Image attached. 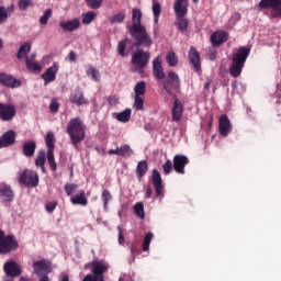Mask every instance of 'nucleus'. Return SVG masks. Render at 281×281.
I'll use <instances>...</instances> for the list:
<instances>
[{
	"mask_svg": "<svg viewBox=\"0 0 281 281\" xmlns=\"http://www.w3.org/2000/svg\"><path fill=\"white\" fill-rule=\"evenodd\" d=\"M153 74L156 80H164V78H166L159 57L155 58L153 61Z\"/></svg>",
	"mask_w": 281,
	"mask_h": 281,
	"instance_id": "393cba45",
	"label": "nucleus"
},
{
	"mask_svg": "<svg viewBox=\"0 0 281 281\" xmlns=\"http://www.w3.org/2000/svg\"><path fill=\"white\" fill-rule=\"evenodd\" d=\"M164 175H170L172 172V161L167 159L162 165Z\"/></svg>",
	"mask_w": 281,
	"mask_h": 281,
	"instance_id": "6e6d98bb",
	"label": "nucleus"
},
{
	"mask_svg": "<svg viewBox=\"0 0 281 281\" xmlns=\"http://www.w3.org/2000/svg\"><path fill=\"white\" fill-rule=\"evenodd\" d=\"M147 172H148V161L146 160L138 161L136 166V177L138 179H142L143 177H146Z\"/></svg>",
	"mask_w": 281,
	"mask_h": 281,
	"instance_id": "7c9ffc66",
	"label": "nucleus"
},
{
	"mask_svg": "<svg viewBox=\"0 0 281 281\" xmlns=\"http://www.w3.org/2000/svg\"><path fill=\"white\" fill-rule=\"evenodd\" d=\"M32 49V44L31 43H24L23 45L20 46L19 52L16 54V58H26L27 54H30Z\"/></svg>",
	"mask_w": 281,
	"mask_h": 281,
	"instance_id": "c9c22d12",
	"label": "nucleus"
},
{
	"mask_svg": "<svg viewBox=\"0 0 281 281\" xmlns=\"http://www.w3.org/2000/svg\"><path fill=\"white\" fill-rule=\"evenodd\" d=\"M87 126L82 119L74 117L67 124V134L70 137L71 144L76 150H78V144L85 142Z\"/></svg>",
	"mask_w": 281,
	"mask_h": 281,
	"instance_id": "f03ea898",
	"label": "nucleus"
},
{
	"mask_svg": "<svg viewBox=\"0 0 281 281\" xmlns=\"http://www.w3.org/2000/svg\"><path fill=\"white\" fill-rule=\"evenodd\" d=\"M148 63H150V53L144 52L143 49H137L132 55V65L138 67L139 74L148 67Z\"/></svg>",
	"mask_w": 281,
	"mask_h": 281,
	"instance_id": "6e6552de",
	"label": "nucleus"
},
{
	"mask_svg": "<svg viewBox=\"0 0 281 281\" xmlns=\"http://www.w3.org/2000/svg\"><path fill=\"white\" fill-rule=\"evenodd\" d=\"M19 249V241L14 235L5 236V233L0 229V254L8 256L11 251Z\"/></svg>",
	"mask_w": 281,
	"mask_h": 281,
	"instance_id": "39448f33",
	"label": "nucleus"
},
{
	"mask_svg": "<svg viewBox=\"0 0 281 281\" xmlns=\"http://www.w3.org/2000/svg\"><path fill=\"white\" fill-rule=\"evenodd\" d=\"M16 144V132L9 130L0 136V148H10Z\"/></svg>",
	"mask_w": 281,
	"mask_h": 281,
	"instance_id": "4468645a",
	"label": "nucleus"
},
{
	"mask_svg": "<svg viewBox=\"0 0 281 281\" xmlns=\"http://www.w3.org/2000/svg\"><path fill=\"white\" fill-rule=\"evenodd\" d=\"M131 113H132L131 109H125L123 112L114 113V117L119 122L126 124V122H131Z\"/></svg>",
	"mask_w": 281,
	"mask_h": 281,
	"instance_id": "473e14b6",
	"label": "nucleus"
},
{
	"mask_svg": "<svg viewBox=\"0 0 281 281\" xmlns=\"http://www.w3.org/2000/svg\"><path fill=\"white\" fill-rule=\"evenodd\" d=\"M154 237L155 235L150 232L145 235L144 241H143V251H148V249H150V243Z\"/></svg>",
	"mask_w": 281,
	"mask_h": 281,
	"instance_id": "49530a36",
	"label": "nucleus"
},
{
	"mask_svg": "<svg viewBox=\"0 0 281 281\" xmlns=\"http://www.w3.org/2000/svg\"><path fill=\"white\" fill-rule=\"evenodd\" d=\"M49 19H52V9H46L44 14L40 18L41 25H47Z\"/></svg>",
	"mask_w": 281,
	"mask_h": 281,
	"instance_id": "3c124183",
	"label": "nucleus"
},
{
	"mask_svg": "<svg viewBox=\"0 0 281 281\" xmlns=\"http://www.w3.org/2000/svg\"><path fill=\"white\" fill-rule=\"evenodd\" d=\"M134 93L136 97L146 95V83L145 81H139L134 87Z\"/></svg>",
	"mask_w": 281,
	"mask_h": 281,
	"instance_id": "ea45409f",
	"label": "nucleus"
},
{
	"mask_svg": "<svg viewBox=\"0 0 281 281\" xmlns=\"http://www.w3.org/2000/svg\"><path fill=\"white\" fill-rule=\"evenodd\" d=\"M189 59L195 71H201V55L199 54V50H196V48H190Z\"/></svg>",
	"mask_w": 281,
	"mask_h": 281,
	"instance_id": "5701e85b",
	"label": "nucleus"
},
{
	"mask_svg": "<svg viewBox=\"0 0 281 281\" xmlns=\"http://www.w3.org/2000/svg\"><path fill=\"white\" fill-rule=\"evenodd\" d=\"M30 7H32V0H20L19 1V9L20 10H27Z\"/></svg>",
	"mask_w": 281,
	"mask_h": 281,
	"instance_id": "4d7b16f0",
	"label": "nucleus"
},
{
	"mask_svg": "<svg viewBox=\"0 0 281 281\" xmlns=\"http://www.w3.org/2000/svg\"><path fill=\"white\" fill-rule=\"evenodd\" d=\"M25 63H26V69H29V71L38 74L43 70V66H41V64H38L36 59L26 57Z\"/></svg>",
	"mask_w": 281,
	"mask_h": 281,
	"instance_id": "c756f323",
	"label": "nucleus"
},
{
	"mask_svg": "<svg viewBox=\"0 0 281 281\" xmlns=\"http://www.w3.org/2000/svg\"><path fill=\"white\" fill-rule=\"evenodd\" d=\"M13 13H14V4H11L8 8L0 7V23H5L10 14H13Z\"/></svg>",
	"mask_w": 281,
	"mask_h": 281,
	"instance_id": "2f4dec72",
	"label": "nucleus"
},
{
	"mask_svg": "<svg viewBox=\"0 0 281 281\" xmlns=\"http://www.w3.org/2000/svg\"><path fill=\"white\" fill-rule=\"evenodd\" d=\"M45 143L47 146V153H54V148L56 146V137L54 136V132H48L46 134Z\"/></svg>",
	"mask_w": 281,
	"mask_h": 281,
	"instance_id": "72a5a7b5",
	"label": "nucleus"
},
{
	"mask_svg": "<svg viewBox=\"0 0 281 281\" xmlns=\"http://www.w3.org/2000/svg\"><path fill=\"white\" fill-rule=\"evenodd\" d=\"M131 36L136 41L135 46L150 47L153 45V38L148 35L146 26L142 25V10H132V25L128 27Z\"/></svg>",
	"mask_w": 281,
	"mask_h": 281,
	"instance_id": "f257e3e1",
	"label": "nucleus"
},
{
	"mask_svg": "<svg viewBox=\"0 0 281 281\" xmlns=\"http://www.w3.org/2000/svg\"><path fill=\"white\" fill-rule=\"evenodd\" d=\"M20 186H26V188L38 187V173L34 170L25 169L18 178Z\"/></svg>",
	"mask_w": 281,
	"mask_h": 281,
	"instance_id": "0eeeda50",
	"label": "nucleus"
},
{
	"mask_svg": "<svg viewBox=\"0 0 281 281\" xmlns=\"http://www.w3.org/2000/svg\"><path fill=\"white\" fill-rule=\"evenodd\" d=\"M102 1L104 0H86V3L91 10H99L100 5H102Z\"/></svg>",
	"mask_w": 281,
	"mask_h": 281,
	"instance_id": "864d4df0",
	"label": "nucleus"
},
{
	"mask_svg": "<svg viewBox=\"0 0 281 281\" xmlns=\"http://www.w3.org/2000/svg\"><path fill=\"white\" fill-rule=\"evenodd\" d=\"M133 148L131 145H121L116 149H109L108 155H117L119 157H133L134 155Z\"/></svg>",
	"mask_w": 281,
	"mask_h": 281,
	"instance_id": "412c9836",
	"label": "nucleus"
},
{
	"mask_svg": "<svg viewBox=\"0 0 281 281\" xmlns=\"http://www.w3.org/2000/svg\"><path fill=\"white\" fill-rule=\"evenodd\" d=\"M70 202L72 203V205H82L83 207H86V205H89V200L87 199V193H85V191H81L80 193L71 196Z\"/></svg>",
	"mask_w": 281,
	"mask_h": 281,
	"instance_id": "c85d7f7f",
	"label": "nucleus"
},
{
	"mask_svg": "<svg viewBox=\"0 0 281 281\" xmlns=\"http://www.w3.org/2000/svg\"><path fill=\"white\" fill-rule=\"evenodd\" d=\"M38 281H49V276L44 274V276L40 277Z\"/></svg>",
	"mask_w": 281,
	"mask_h": 281,
	"instance_id": "338daca9",
	"label": "nucleus"
},
{
	"mask_svg": "<svg viewBox=\"0 0 281 281\" xmlns=\"http://www.w3.org/2000/svg\"><path fill=\"white\" fill-rule=\"evenodd\" d=\"M134 212L136 216H138V218H142V220L146 218V214L144 213V203L137 202L134 205Z\"/></svg>",
	"mask_w": 281,
	"mask_h": 281,
	"instance_id": "37998d69",
	"label": "nucleus"
},
{
	"mask_svg": "<svg viewBox=\"0 0 281 281\" xmlns=\"http://www.w3.org/2000/svg\"><path fill=\"white\" fill-rule=\"evenodd\" d=\"M59 109H60V103H58V101L56 100H53L49 104L50 113H58Z\"/></svg>",
	"mask_w": 281,
	"mask_h": 281,
	"instance_id": "bf43d9fd",
	"label": "nucleus"
},
{
	"mask_svg": "<svg viewBox=\"0 0 281 281\" xmlns=\"http://www.w3.org/2000/svg\"><path fill=\"white\" fill-rule=\"evenodd\" d=\"M124 19H126V14L124 13H117L115 15H113L110 19V23L113 25L114 23H122L124 21Z\"/></svg>",
	"mask_w": 281,
	"mask_h": 281,
	"instance_id": "5fc2aeb1",
	"label": "nucleus"
},
{
	"mask_svg": "<svg viewBox=\"0 0 281 281\" xmlns=\"http://www.w3.org/2000/svg\"><path fill=\"white\" fill-rule=\"evenodd\" d=\"M59 281H69V274H64Z\"/></svg>",
	"mask_w": 281,
	"mask_h": 281,
	"instance_id": "774afa93",
	"label": "nucleus"
},
{
	"mask_svg": "<svg viewBox=\"0 0 281 281\" xmlns=\"http://www.w3.org/2000/svg\"><path fill=\"white\" fill-rule=\"evenodd\" d=\"M87 76H91L94 82H100V71L95 69L92 65H88V69L86 71Z\"/></svg>",
	"mask_w": 281,
	"mask_h": 281,
	"instance_id": "58836bf2",
	"label": "nucleus"
},
{
	"mask_svg": "<svg viewBox=\"0 0 281 281\" xmlns=\"http://www.w3.org/2000/svg\"><path fill=\"white\" fill-rule=\"evenodd\" d=\"M151 10L155 23H159V16L161 15V4L159 2H153Z\"/></svg>",
	"mask_w": 281,
	"mask_h": 281,
	"instance_id": "a19ab883",
	"label": "nucleus"
},
{
	"mask_svg": "<svg viewBox=\"0 0 281 281\" xmlns=\"http://www.w3.org/2000/svg\"><path fill=\"white\" fill-rule=\"evenodd\" d=\"M151 181L155 188L156 196L164 195V180L161 179V173L157 169L151 171Z\"/></svg>",
	"mask_w": 281,
	"mask_h": 281,
	"instance_id": "2eb2a0df",
	"label": "nucleus"
},
{
	"mask_svg": "<svg viewBox=\"0 0 281 281\" xmlns=\"http://www.w3.org/2000/svg\"><path fill=\"white\" fill-rule=\"evenodd\" d=\"M173 10L176 16H186L188 14V0H177Z\"/></svg>",
	"mask_w": 281,
	"mask_h": 281,
	"instance_id": "a878e982",
	"label": "nucleus"
},
{
	"mask_svg": "<svg viewBox=\"0 0 281 281\" xmlns=\"http://www.w3.org/2000/svg\"><path fill=\"white\" fill-rule=\"evenodd\" d=\"M77 58H78V55L74 50H70L69 52V61L76 63Z\"/></svg>",
	"mask_w": 281,
	"mask_h": 281,
	"instance_id": "e2e57ef3",
	"label": "nucleus"
},
{
	"mask_svg": "<svg viewBox=\"0 0 281 281\" xmlns=\"http://www.w3.org/2000/svg\"><path fill=\"white\" fill-rule=\"evenodd\" d=\"M56 74H58V65L54 64L48 67L44 74H42L41 78L44 80L45 87L49 85V82H54L56 80Z\"/></svg>",
	"mask_w": 281,
	"mask_h": 281,
	"instance_id": "aec40b11",
	"label": "nucleus"
},
{
	"mask_svg": "<svg viewBox=\"0 0 281 281\" xmlns=\"http://www.w3.org/2000/svg\"><path fill=\"white\" fill-rule=\"evenodd\" d=\"M188 164H190V158L186 155L178 154L173 157V170L178 175H186V166Z\"/></svg>",
	"mask_w": 281,
	"mask_h": 281,
	"instance_id": "f8f14e48",
	"label": "nucleus"
},
{
	"mask_svg": "<svg viewBox=\"0 0 281 281\" xmlns=\"http://www.w3.org/2000/svg\"><path fill=\"white\" fill-rule=\"evenodd\" d=\"M117 229H119V243L120 245H124V234H122V227L119 226Z\"/></svg>",
	"mask_w": 281,
	"mask_h": 281,
	"instance_id": "0e129e2a",
	"label": "nucleus"
},
{
	"mask_svg": "<svg viewBox=\"0 0 281 281\" xmlns=\"http://www.w3.org/2000/svg\"><path fill=\"white\" fill-rule=\"evenodd\" d=\"M210 60H215L216 56H218V52L216 49H210L209 52Z\"/></svg>",
	"mask_w": 281,
	"mask_h": 281,
	"instance_id": "680f3d73",
	"label": "nucleus"
},
{
	"mask_svg": "<svg viewBox=\"0 0 281 281\" xmlns=\"http://www.w3.org/2000/svg\"><path fill=\"white\" fill-rule=\"evenodd\" d=\"M45 161H46L45 150H40L38 156L35 159V166H37V168H41L43 172H45Z\"/></svg>",
	"mask_w": 281,
	"mask_h": 281,
	"instance_id": "e433bc0d",
	"label": "nucleus"
},
{
	"mask_svg": "<svg viewBox=\"0 0 281 281\" xmlns=\"http://www.w3.org/2000/svg\"><path fill=\"white\" fill-rule=\"evenodd\" d=\"M128 43H131V40L124 38L120 41L117 44V54L119 56H122V58L126 56V45H128Z\"/></svg>",
	"mask_w": 281,
	"mask_h": 281,
	"instance_id": "4c0bfd02",
	"label": "nucleus"
},
{
	"mask_svg": "<svg viewBox=\"0 0 281 281\" xmlns=\"http://www.w3.org/2000/svg\"><path fill=\"white\" fill-rule=\"evenodd\" d=\"M64 190L67 194V196H71L75 192V190H78V184L76 183H66L64 187Z\"/></svg>",
	"mask_w": 281,
	"mask_h": 281,
	"instance_id": "603ef678",
	"label": "nucleus"
},
{
	"mask_svg": "<svg viewBox=\"0 0 281 281\" xmlns=\"http://www.w3.org/2000/svg\"><path fill=\"white\" fill-rule=\"evenodd\" d=\"M22 153L24 157L32 158L34 157V153H36V142L35 140H26L22 145Z\"/></svg>",
	"mask_w": 281,
	"mask_h": 281,
	"instance_id": "bb28decb",
	"label": "nucleus"
},
{
	"mask_svg": "<svg viewBox=\"0 0 281 281\" xmlns=\"http://www.w3.org/2000/svg\"><path fill=\"white\" fill-rule=\"evenodd\" d=\"M117 102H120V99L117 98V95H110L108 98V103L110 104V106H115Z\"/></svg>",
	"mask_w": 281,
	"mask_h": 281,
	"instance_id": "052dcab7",
	"label": "nucleus"
},
{
	"mask_svg": "<svg viewBox=\"0 0 281 281\" xmlns=\"http://www.w3.org/2000/svg\"><path fill=\"white\" fill-rule=\"evenodd\" d=\"M0 199L3 203H12L14 201V191H12V187L3 186L0 188Z\"/></svg>",
	"mask_w": 281,
	"mask_h": 281,
	"instance_id": "b1692460",
	"label": "nucleus"
},
{
	"mask_svg": "<svg viewBox=\"0 0 281 281\" xmlns=\"http://www.w3.org/2000/svg\"><path fill=\"white\" fill-rule=\"evenodd\" d=\"M33 272L37 278H43V276H47V273H52V261L46 259H41L33 263Z\"/></svg>",
	"mask_w": 281,
	"mask_h": 281,
	"instance_id": "9d476101",
	"label": "nucleus"
},
{
	"mask_svg": "<svg viewBox=\"0 0 281 281\" xmlns=\"http://www.w3.org/2000/svg\"><path fill=\"white\" fill-rule=\"evenodd\" d=\"M59 27H61L64 32H74L80 27V20L74 19L69 21H61L59 23Z\"/></svg>",
	"mask_w": 281,
	"mask_h": 281,
	"instance_id": "cd10ccee",
	"label": "nucleus"
},
{
	"mask_svg": "<svg viewBox=\"0 0 281 281\" xmlns=\"http://www.w3.org/2000/svg\"><path fill=\"white\" fill-rule=\"evenodd\" d=\"M166 60L170 67H177V65H179V58H177V54L172 52L166 56Z\"/></svg>",
	"mask_w": 281,
	"mask_h": 281,
	"instance_id": "de8ad7c7",
	"label": "nucleus"
},
{
	"mask_svg": "<svg viewBox=\"0 0 281 281\" xmlns=\"http://www.w3.org/2000/svg\"><path fill=\"white\" fill-rule=\"evenodd\" d=\"M260 10H271L272 19H281V0H260Z\"/></svg>",
	"mask_w": 281,
	"mask_h": 281,
	"instance_id": "1a4fd4ad",
	"label": "nucleus"
},
{
	"mask_svg": "<svg viewBox=\"0 0 281 281\" xmlns=\"http://www.w3.org/2000/svg\"><path fill=\"white\" fill-rule=\"evenodd\" d=\"M47 161L53 172L58 170V166L56 165V159L54 157V151H47Z\"/></svg>",
	"mask_w": 281,
	"mask_h": 281,
	"instance_id": "a18cd8bd",
	"label": "nucleus"
},
{
	"mask_svg": "<svg viewBox=\"0 0 281 281\" xmlns=\"http://www.w3.org/2000/svg\"><path fill=\"white\" fill-rule=\"evenodd\" d=\"M70 102L71 104H76V106H85L89 104V99L85 97V92L80 88H77L70 94Z\"/></svg>",
	"mask_w": 281,
	"mask_h": 281,
	"instance_id": "f3484780",
	"label": "nucleus"
},
{
	"mask_svg": "<svg viewBox=\"0 0 281 281\" xmlns=\"http://www.w3.org/2000/svg\"><path fill=\"white\" fill-rule=\"evenodd\" d=\"M171 117L173 122H180L181 117H183V103L179 99H175L173 101Z\"/></svg>",
	"mask_w": 281,
	"mask_h": 281,
	"instance_id": "4be33fe9",
	"label": "nucleus"
},
{
	"mask_svg": "<svg viewBox=\"0 0 281 281\" xmlns=\"http://www.w3.org/2000/svg\"><path fill=\"white\" fill-rule=\"evenodd\" d=\"M162 89L167 91L168 95L179 93V90L181 89V79L179 78V75L175 71H169L162 79Z\"/></svg>",
	"mask_w": 281,
	"mask_h": 281,
	"instance_id": "20e7f679",
	"label": "nucleus"
},
{
	"mask_svg": "<svg viewBox=\"0 0 281 281\" xmlns=\"http://www.w3.org/2000/svg\"><path fill=\"white\" fill-rule=\"evenodd\" d=\"M153 196V189L148 188L146 191V199H150Z\"/></svg>",
	"mask_w": 281,
	"mask_h": 281,
	"instance_id": "69168bd1",
	"label": "nucleus"
},
{
	"mask_svg": "<svg viewBox=\"0 0 281 281\" xmlns=\"http://www.w3.org/2000/svg\"><path fill=\"white\" fill-rule=\"evenodd\" d=\"M14 117H16V108L13 104L0 102V120L12 122Z\"/></svg>",
	"mask_w": 281,
	"mask_h": 281,
	"instance_id": "9b49d317",
	"label": "nucleus"
},
{
	"mask_svg": "<svg viewBox=\"0 0 281 281\" xmlns=\"http://www.w3.org/2000/svg\"><path fill=\"white\" fill-rule=\"evenodd\" d=\"M95 12L89 11L87 13H82V23L83 25H89L92 21H95Z\"/></svg>",
	"mask_w": 281,
	"mask_h": 281,
	"instance_id": "79ce46f5",
	"label": "nucleus"
},
{
	"mask_svg": "<svg viewBox=\"0 0 281 281\" xmlns=\"http://www.w3.org/2000/svg\"><path fill=\"white\" fill-rule=\"evenodd\" d=\"M218 130L222 137H227V135L232 133V121H229V117L226 114L220 117Z\"/></svg>",
	"mask_w": 281,
	"mask_h": 281,
	"instance_id": "6ab92c4d",
	"label": "nucleus"
},
{
	"mask_svg": "<svg viewBox=\"0 0 281 281\" xmlns=\"http://www.w3.org/2000/svg\"><path fill=\"white\" fill-rule=\"evenodd\" d=\"M134 109L135 111H144V98L134 95Z\"/></svg>",
	"mask_w": 281,
	"mask_h": 281,
	"instance_id": "8fccbe9b",
	"label": "nucleus"
},
{
	"mask_svg": "<svg viewBox=\"0 0 281 281\" xmlns=\"http://www.w3.org/2000/svg\"><path fill=\"white\" fill-rule=\"evenodd\" d=\"M131 254H132V262H135V256H139V254H142V248L139 247V243L137 241L132 243Z\"/></svg>",
	"mask_w": 281,
	"mask_h": 281,
	"instance_id": "c03bdc74",
	"label": "nucleus"
},
{
	"mask_svg": "<svg viewBox=\"0 0 281 281\" xmlns=\"http://www.w3.org/2000/svg\"><path fill=\"white\" fill-rule=\"evenodd\" d=\"M176 25L178 30H180L182 33H186L188 32V25H190V21L186 19V16H177Z\"/></svg>",
	"mask_w": 281,
	"mask_h": 281,
	"instance_id": "f704fd0d",
	"label": "nucleus"
},
{
	"mask_svg": "<svg viewBox=\"0 0 281 281\" xmlns=\"http://www.w3.org/2000/svg\"><path fill=\"white\" fill-rule=\"evenodd\" d=\"M90 266L93 274H87L82 281H104V273L109 271V267L100 261H92Z\"/></svg>",
	"mask_w": 281,
	"mask_h": 281,
	"instance_id": "423d86ee",
	"label": "nucleus"
},
{
	"mask_svg": "<svg viewBox=\"0 0 281 281\" xmlns=\"http://www.w3.org/2000/svg\"><path fill=\"white\" fill-rule=\"evenodd\" d=\"M3 271L8 278H19L22 273L21 266L15 261H7L3 265Z\"/></svg>",
	"mask_w": 281,
	"mask_h": 281,
	"instance_id": "dca6fc26",
	"label": "nucleus"
},
{
	"mask_svg": "<svg viewBox=\"0 0 281 281\" xmlns=\"http://www.w3.org/2000/svg\"><path fill=\"white\" fill-rule=\"evenodd\" d=\"M229 34L225 31H215L211 35V45L212 47H221L223 43H227Z\"/></svg>",
	"mask_w": 281,
	"mask_h": 281,
	"instance_id": "a211bd4d",
	"label": "nucleus"
},
{
	"mask_svg": "<svg viewBox=\"0 0 281 281\" xmlns=\"http://www.w3.org/2000/svg\"><path fill=\"white\" fill-rule=\"evenodd\" d=\"M0 85L8 87V89H19L21 87V80L7 72H0Z\"/></svg>",
	"mask_w": 281,
	"mask_h": 281,
	"instance_id": "ddd939ff",
	"label": "nucleus"
},
{
	"mask_svg": "<svg viewBox=\"0 0 281 281\" xmlns=\"http://www.w3.org/2000/svg\"><path fill=\"white\" fill-rule=\"evenodd\" d=\"M101 196L103 200V207L106 211L109 210V201L113 199V195H111V192H109V190H103Z\"/></svg>",
	"mask_w": 281,
	"mask_h": 281,
	"instance_id": "09e8293b",
	"label": "nucleus"
},
{
	"mask_svg": "<svg viewBox=\"0 0 281 281\" xmlns=\"http://www.w3.org/2000/svg\"><path fill=\"white\" fill-rule=\"evenodd\" d=\"M56 207H58V201L49 202L45 205V210L48 214H52Z\"/></svg>",
	"mask_w": 281,
	"mask_h": 281,
	"instance_id": "13d9d810",
	"label": "nucleus"
},
{
	"mask_svg": "<svg viewBox=\"0 0 281 281\" xmlns=\"http://www.w3.org/2000/svg\"><path fill=\"white\" fill-rule=\"evenodd\" d=\"M249 54H251V48L247 46H241L233 55L232 64L229 67V74L232 78H238L240 74H243V67H245V63H247Z\"/></svg>",
	"mask_w": 281,
	"mask_h": 281,
	"instance_id": "7ed1b4c3",
	"label": "nucleus"
}]
</instances>
